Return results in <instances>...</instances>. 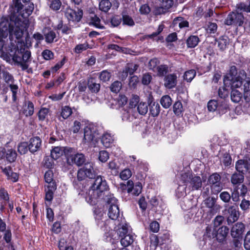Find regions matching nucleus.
<instances>
[{
  "label": "nucleus",
  "mask_w": 250,
  "mask_h": 250,
  "mask_svg": "<svg viewBox=\"0 0 250 250\" xmlns=\"http://www.w3.org/2000/svg\"><path fill=\"white\" fill-rule=\"evenodd\" d=\"M246 78V71L243 69L238 71L234 65L230 67L229 72L224 78V84L230 86L231 89L230 98L234 103H238L242 99V93L236 89L242 85L243 80Z\"/></svg>",
  "instance_id": "nucleus-1"
},
{
  "label": "nucleus",
  "mask_w": 250,
  "mask_h": 250,
  "mask_svg": "<svg viewBox=\"0 0 250 250\" xmlns=\"http://www.w3.org/2000/svg\"><path fill=\"white\" fill-rule=\"evenodd\" d=\"M23 21L17 19L15 21L3 20L0 23V52L4 45L3 39H6L9 34V38L15 37L17 39H21L24 29Z\"/></svg>",
  "instance_id": "nucleus-2"
},
{
  "label": "nucleus",
  "mask_w": 250,
  "mask_h": 250,
  "mask_svg": "<svg viewBox=\"0 0 250 250\" xmlns=\"http://www.w3.org/2000/svg\"><path fill=\"white\" fill-rule=\"evenodd\" d=\"M108 188L106 181L101 176H97L89 190L88 196L86 197V200L91 205H96L98 199L102 196L103 193L107 190Z\"/></svg>",
  "instance_id": "nucleus-3"
},
{
  "label": "nucleus",
  "mask_w": 250,
  "mask_h": 250,
  "mask_svg": "<svg viewBox=\"0 0 250 250\" xmlns=\"http://www.w3.org/2000/svg\"><path fill=\"white\" fill-rule=\"evenodd\" d=\"M101 131V126L94 124H88L84 128L83 142L88 145L94 144Z\"/></svg>",
  "instance_id": "nucleus-4"
},
{
  "label": "nucleus",
  "mask_w": 250,
  "mask_h": 250,
  "mask_svg": "<svg viewBox=\"0 0 250 250\" xmlns=\"http://www.w3.org/2000/svg\"><path fill=\"white\" fill-rule=\"evenodd\" d=\"M181 182L186 184L188 188L191 190H199L202 186V181L200 176L193 175L188 171L181 174Z\"/></svg>",
  "instance_id": "nucleus-5"
},
{
  "label": "nucleus",
  "mask_w": 250,
  "mask_h": 250,
  "mask_svg": "<svg viewBox=\"0 0 250 250\" xmlns=\"http://www.w3.org/2000/svg\"><path fill=\"white\" fill-rule=\"evenodd\" d=\"M136 104L133 101H130L129 106L122 107L119 109L120 116L123 121L131 122L136 117L137 113L135 111Z\"/></svg>",
  "instance_id": "nucleus-6"
},
{
  "label": "nucleus",
  "mask_w": 250,
  "mask_h": 250,
  "mask_svg": "<svg viewBox=\"0 0 250 250\" xmlns=\"http://www.w3.org/2000/svg\"><path fill=\"white\" fill-rule=\"evenodd\" d=\"M107 205L108 208V217L113 220H116L120 217L117 200L113 195H110L107 200Z\"/></svg>",
  "instance_id": "nucleus-7"
},
{
  "label": "nucleus",
  "mask_w": 250,
  "mask_h": 250,
  "mask_svg": "<svg viewBox=\"0 0 250 250\" xmlns=\"http://www.w3.org/2000/svg\"><path fill=\"white\" fill-rule=\"evenodd\" d=\"M207 107L210 112L217 111L219 114H223L226 112L228 105L225 100H211L208 103Z\"/></svg>",
  "instance_id": "nucleus-8"
},
{
  "label": "nucleus",
  "mask_w": 250,
  "mask_h": 250,
  "mask_svg": "<svg viewBox=\"0 0 250 250\" xmlns=\"http://www.w3.org/2000/svg\"><path fill=\"white\" fill-rule=\"evenodd\" d=\"M96 175L94 170L93 164L91 163L86 164L83 167L79 169L77 172V180L81 181L86 178L92 179Z\"/></svg>",
  "instance_id": "nucleus-9"
},
{
  "label": "nucleus",
  "mask_w": 250,
  "mask_h": 250,
  "mask_svg": "<svg viewBox=\"0 0 250 250\" xmlns=\"http://www.w3.org/2000/svg\"><path fill=\"white\" fill-rule=\"evenodd\" d=\"M95 218L97 225L105 232H107L110 229H112L110 224L112 222L106 218L104 212H100L96 214Z\"/></svg>",
  "instance_id": "nucleus-10"
},
{
  "label": "nucleus",
  "mask_w": 250,
  "mask_h": 250,
  "mask_svg": "<svg viewBox=\"0 0 250 250\" xmlns=\"http://www.w3.org/2000/svg\"><path fill=\"white\" fill-rule=\"evenodd\" d=\"M244 19V16L241 13L232 12L228 15L225 23L228 25L234 24L240 26L243 24Z\"/></svg>",
  "instance_id": "nucleus-11"
},
{
  "label": "nucleus",
  "mask_w": 250,
  "mask_h": 250,
  "mask_svg": "<svg viewBox=\"0 0 250 250\" xmlns=\"http://www.w3.org/2000/svg\"><path fill=\"white\" fill-rule=\"evenodd\" d=\"M22 2L25 3L24 5L23 6L22 4V7L21 9L18 11V9L15 6L14 7L17 10L18 13H20L21 16L23 19L27 18L33 12V11L34 8V4L33 3H27L30 0H22Z\"/></svg>",
  "instance_id": "nucleus-12"
},
{
  "label": "nucleus",
  "mask_w": 250,
  "mask_h": 250,
  "mask_svg": "<svg viewBox=\"0 0 250 250\" xmlns=\"http://www.w3.org/2000/svg\"><path fill=\"white\" fill-rule=\"evenodd\" d=\"M83 11L79 9L74 10L70 8H67L65 12V16L69 21H79L82 18Z\"/></svg>",
  "instance_id": "nucleus-13"
},
{
  "label": "nucleus",
  "mask_w": 250,
  "mask_h": 250,
  "mask_svg": "<svg viewBox=\"0 0 250 250\" xmlns=\"http://www.w3.org/2000/svg\"><path fill=\"white\" fill-rule=\"evenodd\" d=\"M224 215L227 217L229 224L232 223L237 220L239 217L238 211L233 206H229L224 211Z\"/></svg>",
  "instance_id": "nucleus-14"
},
{
  "label": "nucleus",
  "mask_w": 250,
  "mask_h": 250,
  "mask_svg": "<svg viewBox=\"0 0 250 250\" xmlns=\"http://www.w3.org/2000/svg\"><path fill=\"white\" fill-rule=\"evenodd\" d=\"M247 192V188L244 185H239L234 188L231 193V198L234 202L239 200V196H244Z\"/></svg>",
  "instance_id": "nucleus-15"
},
{
  "label": "nucleus",
  "mask_w": 250,
  "mask_h": 250,
  "mask_svg": "<svg viewBox=\"0 0 250 250\" xmlns=\"http://www.w3.org/2000/svg\"><path fill=\"white\" fill-rule=\"evenodd\" d=\"M177 76L176 74H167L164 78V85L167 89H172L176 85L177 83Z\"/></svg>",
  "instance_id": "nucleus-16"
},
{
  "label": "nucleus",
  "mask_w": 250,
  "mask_h": 250,
  "mask_svg": "<svg viewBox=\"0 0 250 250\" xmlns=\"http://www.w3.org/2000/svg\"><path fill=\"white\" fill-rule=\"evenodd\" d=\"M148 103L150 114L154 117L158 116L160 112V106L158 103L153 102V98L151 95L148 97Z\"/></svg>",
  "instance_id": "nucleus-17"
},
{
  "label": "nucleus",
  "mask_w": 250,
  "mask_h": 250,
  "mask_svg": "<svg viewBox=\"0 0 250 250\" xmlns=\"http://www.w3.org/2000/svg\"><path fill=\"white\" fill-rule=\"evenodd\" d=\"M28 149L30 152L34 153L39 151L42 145V140L39 137H34L29 140Z\"/></svg>",
  "instance_id": "nucleus-18"
},
{
  "label": "nucleus",
  "mask_w": 250,
  "mask_h": 250,
  "mask_svg": "<svg viewBox=\"0 0 250 250\" xmlns=\"http://www.w3.org/2000/svg\"><path fill=\"white\" fill-rule=\"evenodd\" d=\"M235 168L239 173L244 174L250 169V166L247 161L239 160L235 164Z\"/></svg>",
  "instance_id": "nucleus-19"
},
{
  "label": "nucleus",
  "mask_w": 250,
  "mask_h": 250,
  "mask_svg": "<svg viewBox=\"0 0 250 250\" xmlns=\"http://www.w3.org/2000/svg\"><path fill=\"white\" fill-rule=\"evenodd\" d=\"M161 3V7H159L156 11V14L165 13L170 8L173 4V0H158Z\"/></svg>",
  "instance_id": "nucleus-20"
},
{
  "label": "nucleus",
  "mask_w": 250,
  "mask_h": 250,
  "mask_svg": "<svg viewBox=\"0 0 250 250\" xmlns=\"http://www.w3.org/2000/svg\"><path fill=\"white\" fill-rule=\"evenodd\" d=\"M245 229L244 225L242 223H237L232 228L231 235L234 238H239L242 234Z\"/></svg>",
  "instance_id": "nucleus-21"
},
{
  "label": "nucleus",
  "mask_w": 250,
  "mask_h": 250,
  "mask_svg": "<svg viewBox=\"0 0 250 250\" xmlns=\"http://www.w3.org/2000/svg\"><path fill=\"white\" fill-rule=\"evenodd\" d=\"M113 135L108 132H105L101 138V142L103 146L105 147H109L114 143Z\"/></svg>",
  "instance_id": "nucleus-22"
},
{
  "label": "nucleus",
  "mask_w": 250,
  "mask_h": 250,
  "mask_svg": "<svg viewBox=\"0 0 250 250\" xmlns=\"http://www.w3.org/2000/svg\"><path fill=\"white\" fill-rule=\"evenodd\" d=\"M229 232V229L226 226H223L220 228L217 231H216L215 237L219 241H223L226 238Z\"/></svg>",
  "instance_id": "nucleus-23"
},
{
  "label": "nucleus",
  "mask_w": 250,
  "mask_h": 250,
  "mask_svg": "<svg viewBox=\"0 0 250 250\" xmlns=\"http://www.w3.org/2000/svg\"><path fill=\"white\" fill-rule=\"evenodd\" d=\"M56 189V185L55 184H51V185L45 186V198L46 201L50 202L53 198L54 191Z\"/></svg>",
  "instance_id": "nucleus-24"
},
{
  "label": "nucleus",
  "mask_w": 250,
  "mask_h": 250,
  "mask_svg": "<svg viewBox=\"0 0 250 250\" xmlns=\"http://www.w3.org/2000/svg\"><path fill=\"white\" fill-rule=\"evenodd\" d=\"M244 80H245L243 85L244 98L246 102H249L250 101V78L246 77Z\"/></svg>",
  "instance_id": "nucleus-25"
},
{
  "label": "nucleus",
  "mask_w": 250,
  "mask_h": 250,
  "mask_svg": "<svg viewBox=\"0 0 250 250\" xmlns=\"http://www.w3.org/2000/svg\"><path fill=\"white\" fill-rule=\"evenodd\" d=\"M64 153L67 163L69 165H72V159L76 154V150L74 148L68 147H63Z\"/></svg>",
  "instance_id": "nucleus-26"
},
{
  "label": "nucleus",
  "mask_w": 250,
  "mask_h": 250,
  "mask_svg": "<svg viewBox=\"0 0 250 250\" xmlns=\"http://www.w3.org/2000/svg\"><path fill=\"white\" fill-rule=\"evenodd\" d=\"M4 156H5L7 160L9 162H14L17 157V153L15 150L10 148L8 149L6 151L4 149Z\"/></svg>",
  "instance_id": "nucleus-27"
},
{
  "label": "nucleus",
  "mask_w": 250,
  "mask_h": 250,
  "mask_svg": "<svg viewBox=\"0 0 250 250\" xmlns=\"http://www.w3.org/2000/svg\"><path fill=\"white\" fill-rule=\"evenodd\" d=\"M237 11L250 13V0H248L245 2H239L236 5Z\"/></svg>",
  "instance_id": "nucleus-28"
},
{
  "label": "nucleus",
  "mask_w": 250,
  "mask_h": 250,
  "mask_svg": "<svg viewBox=\"0 0 250 250\" xmlns=\"http://www.w3.org/2000/svg\"><path fill=\"white\" fill-rule=\"evenodd\" d=\"M85 157L82 153H76L72 159V165L76 164L78 166H82L85 162Z\"/></svg>",
  "instance_id": "nucleus-29"
},
{
  "label": "nucleus",
  "mask_w": 250,
  "mask_h": 250,
  "mask_svg": "<svg viewBox=\"0 0 250 250\" xmlns=\"http://www.w3.org/2000/svg\"><path fill=\"white\" fill-rule=\"evenodd\" d=\"M63 153V147L55 146L51 151V156L54 160H57L62 156Z\"/></svg>",
  "instance_id": "nucleus-30"
},
{
  "label": "nucleus",
  "mask_w": 250,
  "mask_h": 250,
  "mask_svg": "<svg viewBox=\"0 0 250 250\" xmlns=\"http://www.w3.org/2000/svg\"><path fill=\"white\" fill-rule=\"evenodd\" d=\"M118 235L121 237L128 234L129 226L127 224H118V229L116 230Z\"/></svg>",
  "instance_id": "nucleus-31"
},
{
  "label": "nucleus",
  "mask_w": 250,
  "mask_h": 250,
  "mask_svg": "<svg viewBox=\"0 0 250 250\" xmlns=\"http://www.w3.org/2000/svg\"><path fill=\"white\" fill-rule=\"evenodd\" d=\"M199 42V39L197 36H190L187 40V47L188 48H194L198 45Z\"/></svg>",
  "instance_id": "nucleus-32"
},
{
  "label": "nucleus",
  "mask_w": 250,
  "mask_h": 250,
  "mask_svg": "<svg viewBox=\"0 0 250 250\" xmlns=\"http://www.w3.org/2000/svg\"><path fill=\"white\" fill-rule=\"evenodd\" d=\"M134 236L132 234L128 233L122 237L121 239V244L124 247H126L133 243Z\"/></svg>",
  "instance_id": "nucleus-33"
},
{
  "label": "nucleus",
  "mask_w": 250,
  "mask_h": 250,
  "mask_svg": "<svg viewBox=\"0 0 250 250\" xmlns=\"http://www.w3.org/2000/svg\"><path fill=\"white\" fill-rule=\"evenodd\" d=\"M244 179V174L242 173H234L231 177V183L233 185L240 184L243 182Z\"/></svg>",
  "instance_id": "nucleus-34"
},
{
  "label": "nucleus",
  "mask_w": 250,
  "mask_h": 250,
  "mask_svg": "<svg viewBox=\"0 0 250 250\" xmlns=\"http://www.w3.org/2000/svg\"><path fill=\"white\" fill-rule=\"evenodd\" d=\"M188 187L186 184L184 185L179 184L175 191V195L178 198H183L187 195L186 188Z\"/></svg>",
  "instance_id": "nucleus-35"
},
{
  "label": "nucleus",
  "mask_w": 250,
  "mask_h": 250,
  "mask_svg": "<svg viewBox=\"0 0 250 250\" xmlns=\"http://www.w3.org/2000/svg\"><path fill=\"white\" fill-rule=\"evenodd\" d=\"M205 204L206 206L211 209V211L214 209H218L219 206L215 205V199L213 197H207L205 200Z\"/></svg>",
  "instance_id": "nucleus-36"
},
{
  "label": "nucleus",
  "mask_w": 250,
  "mask_h": 250,
  "mask_svg": "<svg viewBox=\"0 0 250 250\" xmlns=\"http://www.w3.org/2000/svg\"><path fill=\"white\" fill-rule=\"evenodd\" d=\"M22 52V61L28 62L31 57L30 51L25 49V45L23 43L20 46V52Z\"/></svg>",
  "instance_id": "nucleus-37"
},
{
  "label": "nucleus",
  "mask_w": 250,
  "mask_h": 250,
  "mask_svg": "<svg viewBox=\"0 0 250 250\" xmlns=\"http://www.w3.org/2000/svg\"><path fill=\"white\" fill-rule=\"evenodd\" d=\"M72 110L71 108L69 106H64L62 107L61 112V117L63 119H67L71 115Z\"/></svg>",
  "instance_id": "nucleus-38"
},
{
  "label": "nucleus",
  "mask_w": 250,
  "mask_h": 250,
  "mask_svg": "<svg viewBox=\"0 0 250 250\" xmlns=\"http://www.w3.org/2000/svg\"><path fill=\"white\" fill-rule=\"evenodd\" d=\"M111 3L109 0H102L99 3V9L104 12H107L111 7Z\"/></svg>",
  "instance_id": "nucleus-39"
},
{
  "label": "nucleus",
  "mask_w": 250,
  "mask_h": 250,
  "mask_svg": "<svg viewBox=\"0 0 250 250\" xmlns=\"http://www.w3.org/2000/svg\"><path fill=\"white\" fill-rule=\"evenodd\" d=\"M216 42L220 49L223 50L229 43L228 38L226 36H222L216 41Z\"/></svg>",
  "instance_id": "nucleus-40"
},
{
  "label": "nucleus",
  "mask_w": 250,
  "mask_h": 250,
  "mask_svg": "<svg viewBox=\"0 0 250 250\" xmlns=\"http://www.w3.org/2000/svg\"><path fill=\"white\" fill-rule=\"evenodd\" d=\"M160 103L164 108H168L172 104V100L169 96L165 95L161 98Z\"/></svg>",
  "instance_id": "nucleus-41"
},
{
  "label": "nucleus",
  "mask_w": 250,
  "mask_h": 250,
  "mask_svg": "<svg viewBox=\"0 0 250 250\" xmlns=\"http://www.w3.org/2000/svg\"><path fill=\"white\" fill-rule=\"evenodd\" d=\"M220 162L225 167H228L231 164L232 159L229 154L226 152L220 158Z\"/></svg>",
  "instance_id": "nucleus-42"
},
{
  "label": "nucleus",
  "mask_w": 250,
  "mask_h": 250,
  "mask_svg": "<svg viewBox=\"0 0 250 250\" xmlns=\"http://www.w3.org/2000/svg\"><path fill=\"white\" fill-rule=\"evenodd\" d=\"M49 109L42 107L41 108L38 112V118L40 121H45L49 114Z\"/></svg>",
  "instance_id": "nucleus-43"
},
{
  "label": "nucleus",
  "mask_w": 250,
  "mask_h": 250,
  "mask_svg": "<svg viewBox=\"0 0 250 250\" xmlns=\"http://www.w3.org/2000/svg\"><path fill=\"white\" fill-rule=\"evenodd\" d=\"M137 109L140 115H144L148 111L147 104L145 102H140L137 105Z\"/></svg>",
  "instance_id": "nucleus-44"
},
{
  "label": "nucleus",
  "mask_w": 250,
  "mask_h": 250,
  "mask_svg": "<svg viewBox=\"0 0 250 250\" xmlns=\"http://www.w3.org/2000/svg\"><path fill=\"white\" fill-rule=\"evenodd\" d=\"M229 86L228 85H225L224 84V86L220 87L218 90V95L223 100H225L224 99L229 96V91L227 87Z\"/></svg>",
  "instance_id": "nucleus-45"
},
{
  "label": "nucleus",
  "mask_w": 250,
  "mask_h": 250,
  "mask_svg": "<svg viewBox=\"0 0 250 250\" xmlns=\"http://www.w3.org/2000/svg\"><path fill=\"white\" fill-rule=\"evenodd\" d=\"M22 52H20V48L18 46L17 49L13 54H12V60L17 63L22 62Z\"/></svg>",
  "instance_id": "nucleus-46"
},
{
  "label": "nucleus",
  "mask_w": 250,
  "mask_h": 250,
  "mask_svg": "<svg viewBox=\"0 0 250 250\" xmlns=\"http://www.w3.org/2000/svg\"><path fill=\"white\" fill-rule=\"evenodd\" d=\"M195 71L193 69H191L185 72L183 76V78L187 82H190L195 77Z\"/></svg>",
  "instance_id": "nucleus-47"
},
{
  "label": "nucleus",
  "mask_w": 250,
  "mask_h": 250,
  "mask_svg": "<svg viewBox=\"0 0 250 250\" xmlns=\"http://www.w3.org/2000/svg\"><path fill=\"white\" fill-rule=\"evenodd\" d=\"M28 150V144L27 142H21L18 145V151L20 154H25Z\"/></svg>",
  "instance_id": "nucleus-48"
},
{
  "label": "nucleus",
  "mask_w": 250,
  "mask_h": 250,
  "mask_svg": "<svg viewBox=\"0 0 250 250\" xmlns=\"http://www.w3.org/2000/svg\"><path fill=\"white\" fill-rule=\"evenodd\" d=\"M48 4L54 11L58 10L62 5L60 0H48Z\"/></svg>",
  "instance_id": "nucleus-49"
},
{
  "label": "nucleus",
  "mask_w": 250,
  "mask_h": 250,
  "mask_svg": "<svg viewBox=\"0 0 250 250\" xmlns=\"http://www.w3.org/2000/svg\"><path fill=\"white\" fill-rule=\"evenodd\" d=\"M220 180L221 176L220 175L216 173H214L209 177L208 182L212 185L221 183Z\"/></svg>",
  "instance_id": "nucleus-50"
},
{
  "label": "nucleus",
  "mask_w": 250,
  "mask_h": 250,
  "mask_svg": "<svg viewBox=\"0 0 250 250\" xmlns=\"http://www.w3.org/2000/svg\"><path fill=\"white\" fill-rule=\"evenodd\" d=\"M56 28L58 30L61 31L63 34H68L70 32V28L66 24H63L62 21L59 23Z\"/></svg>",
  "instance_id": "nucleus-51"
},
{
  "label": "nucleus",
  "mask_w": 250,
  "mask_h": 250,
  "mask_svg": "<svg viewBox=\"0 0 250 250\" xmlns=\"http://www.w3.org/2000/svg\"><path fill=\"white\" fill-rule=\"evenodd\" d=\"M157 74L159 76H164L168 71V67L167 65L162 64L157 67Z\"/></svg>",
  "instance_id": "nucleus-52"
},
{
  "label": "nucleus",
  "mask_w": 250,
  "mask_h": 250,
  "mask_svg": "<svg viewBox=\"0 0 250 250\" xmlns=\"http://www.w3.org/2000/svg\"><path fill=\"white\" fill-rule=\"evenodd\" d=\"M174 24L175 25L178 24L180 28L187 27L188 26V22L185 21L181 17H178L174 20Z\"/></svg>",
  "instance_id": "nucleus-53"
},
{
  "label": "nucleus",
  "mask_w": 250,
  "mask_h": 250,
  "mask_svg": "<svg viewBox=\"0 0 250 250\" xmlns=\"http://www.w3.org/2000/svg\"><path fill=\"white\" fill-rule=\"evenodd\" d=\"M132 175V172L129 168H125L120 173V177L123 180H128Z\"/></svg>",
  "instance_id": "nucleus-54"
},
{
  "label": "nucleus",
  "mask_w": 250,
  "mask_h": 250,
  "mask_svg": "<svg viewBox=\"0 0 250 250\" xmlns=\"http://www.w3.org/2000/svg\"><path fill=\"white\" fill-rule=\"evenodd\" d=\"M108 168L111 170V172H113L115 175H116L118 173L119 166L117 164L115 161H111L109 162L108 164Z\"/></svg>",
  "instance_id": "nucleus-55"
},
{
  "label": "nucleus",
  "mask_w": 250,
  "mask_h": 250,
  "mask_svg": "<svg viewBox=\"0 0 250 250\" xmlns=\"http://www.w3.org/2000/svg\"><path fill=\"white\" fill-rule=\"evenodd\" d=\"M138 65L134 64H127L125 68V73L127 74L132 75L138 69Z\"/></svg>",
  "instance_id": "nucleus-56"
},
{
  "label": "nucleus",
  "mask_w": 250,
  "mask_h": 250,
  "mask_svg": "<svg viewBox=\"0 0 250 250\" xmlns=\"http://www.w3.org/2000/svg\"><path fill=\"white\" fill-rule=\"evenodd\" d=\"M174 113L176 115H180L183 110V106L181 102L179 101L176 102L173 106Z\"/></svg>",
  "instance_id": "nucleus-57"
},
{
  "label": "nucleus",
  "mask_w": 250,
  "mask_h": 250,
  "mask_svg": "<svg viewBox=\"0 0 250 250\" xmlns=\"http://www.w3.org/2000/svg\"><path fill=\"white\" fill-rule=\"evenodd\" d=\"M53 174L51 170H47L44 174V180L46 183L48 184V185H51V184H55L53 180Z\"/></svg>",
  "instance_id": "nucleus-58"
},
{
  "label": "nucleus",
  "mask_w": 250,
  "mask_h": 250,
  "mask_svg": "<svg viewBox=\"0 0 250 250\" xmlns=\"http://www.w3.org/2000/svg\"><path fill=\"white\" fill-rule=\"evenodd\" d=\"M216 230L214 229H212L211 227H207L206 228V231L204 235V239H207L208 238L211 239V238L215 237Z\"/></svg>",
  "instance_id": "nucleus-59"
},
{
  "label": "nucleus",
  "mask_w": 250,
  "mask_h": 250,
  "mask_svg": "<svg viewBox=\"0 0 250 250\" xmlns=\"http://www.w3.org/2000/svg\"><path fill=\"white\" fill-rule=\"evenodd\" d=\"M170 238L169 234L166 232L165 233H164L162 235H159L157 238V241L158 243L160 244V245L163 244L164 243H166L167 241H168Z\"/></svg>",
  "instance_id": "nucleus-60"
},
{
  "label": "nucleus",
  "mask_w": 250,
  "mask_h": 250,
  "mask_svg": "<svg viewBox=\"0 0 250 250\" xmlns=\"http://www.w3.org/2000/svg\"><path fill=\"white\" fill-rule=\"evenodd\" d=\"M42 55L45 60H50L54 58V53L49 49H45L42 53Z\"/></svg>",
  "instance_id": "nucleus-61"
},
{
  "label": "nucleus",
  "mask_w": 250,
  "mask_h": 250,
  "mask_svg": "<svg viewBox=\"0 0 250 250\" xmlns=\"http://www.w3.org/2000/svg\"><path fill=\"white\" fill-rule=\"evenodd\" d=\"M111 76V75L109 72L107 70H103L100 73V79L103 82H106L110 80Z\"/></svg>",
  "instance_id": "nucleus-62"
},
{
  "label": "nucleus",
  "mask_w": 250,
  "mask_h": 250,
  "mask_svg": "<svg viewBox=\"0 0 250 250\" xmlns=\"http://www.w3.org/2000/svg\"><path fill=\"white\" fill-rule=\"evenodd\" d=\"M127 98L125 95H120L117 104L118 106H119V109H121L122 107H125V105L127 104Z\"/></svg>",
  "instance_id": "nucleus-63"
},
{
  "label": "nucleus",
  "mask_w": 250,
  "mask_h": 250,
  "mask_svg": "<svg viewBox=\"0 0 250 250\" xmlns=\"http://www.w3.org/2000/svg\"><path fill=\"white\" fill-rule=\"evenodd\" d=\"M122 87V83L119 81H115L112 83L110 86L111 91L114 93H118L121 90Z\"/></svg>",
  "instance_id": "nucleus-64"
}]
</instances>
